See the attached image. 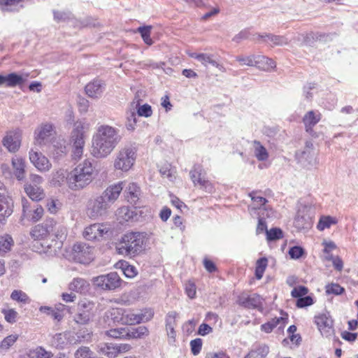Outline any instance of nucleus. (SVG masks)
<instances>
[{
	"label": "nucleus",
	"instance_id": "48",
	"mask_svg": "<svg viewBox=\"0 0 358 358\" xmlns=\"http://www.w3.org/2000/svg\"><path fill=\"white\" fill-rule=\"evenodd\" d=\"M65 173L66 171L64 169H59L53 172L52 178L51 180V182L55 186H60L65 181Z\"/></svg>",
	"mask_w": 358,
	"mask_h": 358
},
{
	"label": "nucleus",
	"instance_id": "53",
	"mask_svg": "<svg viewBox=\"0 0 358 358\" xmlns=\"http://www.w3.org/2000/svg\"><path fill=\"white\" fill-rule=\"evenodd\" d=\"M259 217L258 221V224L257 227L256 232L257 234H262L263 232L268 231L266 222L264 220L265 217H266V213L262 212V213H259Z\"/></svg>",
	"mask_w": 358,
	"mask_h": 358
},
{
	"label": "nucleus",
	"instance_id": "4",
	"mask_svg": "<svg viewBox=\"0 0 358 358\" xmlns=\"http://www.w3.org/2000/svg\"><path fill=\"white\" fill-rule=\"evenodd\" d=\"M89 129L90 124L86 122L79 120L73 124L71 136L72 160L77 161L83 156L85 138Z\"/></svg>",
	"mask_w": 358,
	"mask_h": 358
},
{
	"label": "nucleus",
	"instance_id": "1",
	"mask_svg": "<svg viewBox=\"0 0 358 358\" xmlns=\"http://www.w3.org/2000/svg\"><path fill=\"white\" fill-rule=\"evenodd\" d=\"M122 139L119 129L108 124H101L92 138L91 155L96 159L109 156Z\"/></svg>",
	"mask_w": 358,
	"mask_h": 358
},
{
	"label": "nucleus",
	"instance_id": "57",
	"mask_svg": "<svg viewBox=\"0 0 358 358\" xmlns=\"http://www.w3.org/2000/svg\"><path fill=\"white\" fill-rule=\"evenodd\" d=\"M266 236L269 241L278 240L282 237V231L280 229L273 228L266 231Z\"/></svg>",
	"mask_w": 358,
	"mask_h": 358
},
{
	"label": "nucleus",
	"instance_id": "26",
	"mask_svg": "<svg viewBox=\"0 0 358 358\" xmlns=\"http://www.w3.org/2000/svg\"><path fill=\"white\" fill-rule=\"evenodd\" d=\"M24 189L27 196L33 201H41L45 197L43 189L39 186L25 184Z\"/></svg>",
	"mask_w": 358,
	"mask_h": 358
},
{
	"label": "nucleus",
	"instance_id": "56",
	"mask_svg": "<svg viewBox=\"0 0 358 358\" xmlns=\"http://www.w3.org/2000/svg\"><path fill=\"white\" fill-rule=\"evenodd\" d=\"M76 358H94L93 352L87 347L80 348L75 353Z\"/></svg>",
	"mask_w": 358,
	"mask_h": 358
},
{
	"label": "nucleus",
	"instance_id": "18",
	"mask_svg": "<svg viewBox=\"0 0 358 358\" xmlns=\"http://www.w3.org/2000/svg\"><path fill=\"white\" fill-rule=\"evenodd\" d=\"M11 165L12 176H14L19 181L23 180L26 175L25 160L20 156H15L11 159Z\"/></svg>",
	"mask_w": 358,
	"mask_h": 358
},
{
	"label": "nucleus",
	"instance_id": "30",
	"mask_svg": "<svg viewBox=\"0 0 358 358\" xmlns=\"http://www.w3.org/2000/svg\"><path fill=\"white\" fill-rule=\"evenodd\" d=\"M24 0H0V10L2 11H18L23 7Z\"/></svg>",
	"mask_w": 358,
	"mask_h": 358
},
{
	"label": "nucleus",
	"instance_id": "20",
	"mask_svg": "<svg viewBox=\"0 0 358 358\" xmlns=\"http://www.w3.org/2000/svg\"><path fill=\"white\" fill-rule=\"evenodd\" d=\"M13 211V201L7 195L1 196L0 199V224H5L7 218Z\"/></svg>",
	"mask_w": 358,
	"mask_h": 358
},
{
	"label": "nucleus",
	"instance_id": "16",
	"mask_svg": "<svg viewBox=\"0 0 358 358\" xmlns=\"http://www.w3.org/2000/svg\"><path fill=\"white\" fill-rule=\"evenodd\" d=\"M108 231V227L103 224L95 223L87 227L83 232L84 237L92 241L102 237Z\"/></svg>",
	"mask_w": 358,
	"mask_h": 358
},
{
	"label": "nucleus",
	"instance_id": "7",
	"mask_svg": "<svg viewBox=\"0 0 358 358\" xmlns=\"http://www.w3.org/2000/svg\"><path fill=\"white\" fill-rule=\"evenodd\" d=\"M314 207L312 205H301L294 219V227L299 229H307L312 227Z\"/></svg>",
	"mask_w": 358,
	"mask_h": 358
},
{
	"label": "nucleus",
	"instance_id": "46",
	"mask_svg": "<svg viewBox=\"0 0 358 358\" xmlns=\"http://www.w3.org/2000/svg\"><path fill=\"white\" fill-rule=\"evenodd\" d=\"M237 62L241 65H246L249 66H257V55H251L248 56L239 55L236 57Z\"/></svg>",
	"mask_w": 358,
	"mask_h": 358
},
{
	"label": "nucleus",
	"instance_id": "54",
	"mask_svg": "<svg viewBox=\"0 0 358 358\" xmlns=\"http://www.w3.org/2000/svg\"><path fill=\"white\" fill-rule=\"evenodd\" d=\"M54 310L53 319L58 322L61 321L64 317L65 306L62 303H58L55 305Z\"/></svg>",
	"mask_w": 358,
	"mask_h": 358
},
{
	"label": "nucleus",
	"instance_id": "17",
	"mask_svg": "<svg viewBox=\"0 0 358 358\" xmlns=\"http://www.w3.org/2000/svg\"><path fill=\"white\" fill-rule=\"evenodd\" d=\"M249 196L254 205L253 207L250 208V211L259 209V212L258 213H262V212L266 213V217H270L273 215L274 212L266 205L267 200L264 197L256 196V192H255L250 193Z\"/></svg>",
	"mask_w": 358,
	"mask_h": 358
},
{
	"label": "nucleus",
	"instance_id": "37",
	"mask_svg": "<svg viewBox=\"0 0 358 358\" xmlns=\"http://www.w3.org/2000/svg\"><path fill=\"white\" fill-rule=\"evenodd\" d=\"M10 299L22 305L28 304L31 302L29 296L23 291L15 289L10 294Z\"/></svg>",
	"mask_w": 358,
	"mask_h": 358
},
{
	"label": "nucleus",
	"instance_id": "63",
	"mask_svg": "<svg viewBox=\"0 0 358 358\" xmlns=\"http://www.w3.org/2000/svg\"><path fill=\"white\" fill-rule=\"evenodd\" d=\"M304 253V250L301 247L294 246L289 249V255L292 259H299Z\"/></svg>",
	"mask_w": 358,
	"mask_h": 358
},
{
	"label": "nucleus",
	"instance_id": "6",
	"mask_svg": "<svg viewBox=\"0 0 358 358\" xmlns=\"http://www.w3.org/2000/svg\"><path fill=\"white\" fill-rule=\"evenodd\" d=\"M109 208L108 202L99 195L89 199L86 213L90 218L96 220L106 216Z\"/></svg>",
	"mask_w": 358,
	"mask_h": 358
},
{
	"label": "nucleus",
	"instance_id": "9",
	"mask_svg": "<svg viewBox=\"0 0 358 358\" xmlns=\"http://www.w3.org/2000/svg\"><path fill=\"white\" fill-rule=\"evenodd\" d=\"M71 257L80 264H88L94 259L93 248L84 243H77L72 248Z\"/></svg>",
	"mask_w": 358,
	"mask_h": 358
},
{
	"label": "nucleus",
	"instance_id": "40",
	"mask_svg": "<svg viewBox=\"0 0 358 358\" xmlns=\"http://www.w3.org/2000/svg\"><path fill=\"white\" fill-rule=\"evenodd\" d=\"M13 244V240L10 235L0 236V255L10 250Z\"/></svg>",
	"mask_w": 358,
	"mask_h": 358
},
{
	"label": "nucleus",
	"instance_id": "43",
	"mask_svg": "<svg viewBox=\"0 0 358 358\" xmlns=\"http://www.w3.org/2000/svg\"><path fill=\"white\" fill-rule=\"evenodd\" d=\"M268 353V347L264 345L251 350L245 358H264Z\"/></svg>",
	"mask_w": 358,
	"mask_h": 358
},
{
	"label": "nucleus",
	"instance_id": "10",
	"mask_svg": "<svg viewBox=\"0 0 358 358\" xmlns=\"http://www.w3.org/2000/svg\"><path fill=\"white\" fill-rule=\"evenodd\" d=\"M53 126L49 123L41 124L34 132V143L36 145H45L55 138Z\"/></svg>",
	"mask_w": 358,
	"mask_h": 358
},
{
	"label": "nucleus",
	"instance_id": "19",
	"mask_svg": "<svg viewBox=\"0 0 358 358\" xmlns=\"http://www.w3.org/2000/svg\"><path fill=\"white\" fill-rule=\"evenodd\" d=\"M288 321V315L287 313L281 312V315L278 317H275L268 321V322L261 325V330L270 333L275 327H278L279 329H283Z\"/></svg>",
	"mask_w": 358,
	"mask_h": 358
},
{
	"label": "nucleus",
	"instance_id": "29",
	"mask_svg": "<svg viewBox=\"0 0 358 358\" xmlns=\"http://www.w3.org/2000/svg\"><path fill=\"white\" fill-rule=\"evenodd\" d=\"M51 143L52 145V152L55 158H58L66 153V146L64 138H62L60 136L55 137Z\"/></svg>",
	"mask_w": 358,
	"mask_h": 358
},
{
	"label": "nucleus",
	"instance_id": "31",
	"mask_svg": "<svg viewBox=\"0 0 358 358\" xmlns=\"http://www.w3.org/2000/svg\"><path fill=\"white\" fill-rule=\"evenodd\" d=\"M187 54L190 57L196 59L206 67L208 66V64H210L212 66L215 65V59H214L213 55L206 53H197L194 52H189Z\"/></svg>",
	"mask_w": 358,
	"mask_h": 358
},
{
	"label": "nucleus",
	"instance_id": "51",
	"mask_svg": "<svg viewBox=\"0 0 358 358\" xmlns=\"http://www.w3.org/2000/svg\"><path fill=\"white\" fill-rule=\"evenodd\" d=\"M243 303L249 308H258L261 305V297L257 294L250 295L245 299V301H243Z\"/></svg>",
	"mask_w": 358,
	"mask_h": 358
},
{
	"label": "nucleus",
	"instance_id": "49",
	"mask_svg": "<svg viewBox=\"0 0 358 358\" xmlns=\"http://www.w3.org/2000/svg\"><path fill=\"white\" fill-rule=\"evenodd\" d=\"M151 26H143L138 28L137 31L141 34L143 41L150 45L152 44V40L150 38Z\"/></svg>",
	"mask_w": 358,
	"mask_h": 358
},
{
	"label": "nucleus",
	"instance_id": "25",
	"mask_svg": "<svg viewBox=\"0 0 358 358\" xmlns=\"http://www.w3.org/2000/svg\"><path fill=\"white\" fill-rule=\"evenodd\" d=\"M78 307L85 308V310H83L81 313H79L75 317V321L78 324H85L90 320L91 317L90 310L92 308V304L90 302L81 301L78 303Z\"/></svg>",
	"mask_w": 358,
	"mask_h": 358
},
{
	"label": "nucleus",
	"instance_id": "50",
	"mask_svg": "<svg viewBox=\"0 0 358 358\" xmlns=\"http://www.w3.org/2000/svg\"><path fill=\"white\" fill-rule=\"evenodd\" d=\"M128 328H116L107 331L106 334L108 336L115 338H122L128 337Z\"/></svg>",
	"mask_w": 358,
	"mask_h": 358
},
{
	"label": "nucleus",
	"instance_id": "35",
	"mask_svg": "<svg viewBox=\"0 0 358 358\" xmlns=\"http://www.w3.org/2000/svg\"><path fill=\"white\" fill-rule=\"evenodd\" d=\"M257 66L264 71H269L275 67V62L263 55H257Z\"/></svg>",
	"mask_w": 358,
	"mask_h": 358
},
{
	"label": "nucleus",
	"instance_id": "12",
	"mask_svg": "<svg viewBox=\"0 0 358 358\" xmlns=\"http://www.w3.org/2000/svg\"><path fill=\"white\" fill-rule=\"evenodd\" d=\"M22 132L20 130L10 131L6 133L2 140L3 145L10 152H16L20 148Z\"/></svg>",
	"mask_w": 358,
	"mask_h": 358
},
{
	"label": "nucleus",
	"instance_id": "5",
	"mask_svg": "<svg viewBox=\"0 0 358 358\" xmlns=\"http://www.w3.org/2000/svg\"><path fill=\"white\" fill-rule=\"evenodd\" d=\"M137 157V150L132 145L121 148L115 155L113 167L122 172L129 171L134 165Z\"/></svg>",
	"mask_w": 358,
	"mask_h": 358
},
{
	"label": "nucleus",
	"instance_id": "38",
	"mask_svg": "<svg viewBox=\"0 0 358 358\" xmlns=\"http://www.w3.org/2000/svg\"><path fill=\"white\" fill-rule=\"evenodd\" d=\"M125 192L127 194L128 201L130 203H135L138 199L140 190L136 183L130 182L126 187Z\"/></svg>",
	"mask_w": 358,
	"mask_h": 358
},
{
	"label": "nucleus",
	"instance_id": "27",
	"mask_svg": "<svg viewBox=\"0 0 358 358\" xmlns=\"http://www.w3.org/2000/svg\"><path fill=\"white\" fill-rule=\"evenodd\" d=\"M122 315V320L124 322L130 325L138 324L144 321H148L152 317V313L151 311H150L148 317L143 314H136L132 312H127Z\"/></svg>",
	"mask_w": 358,
	"mask_h": 358
},
{
	"label": "nucleus",
	"instance_id": "45",
	"mask_svg": "<svg viewBox=\"0 0 358 358\" xmlns=\"http://www.w3.org/2000/svg\"><path fill=\"white\" fill-rule=\"evenodd\" d=\"M148 331L145 327L141 326L136 328L128 329V338H140L143 336L148 335Z\"/></svg>",
	"mask_w": 358,
	"mask_h": 358
},
{
	"label": "nucleus",
	"instance_id": "60",
	"mask_svg": "<svg viewBox=\"0 0 358 358\" xmlns=\"http://www.w3.org/2000/svg\"><path fill=\"white\" fill-rule=\"evenodd\" d=\"M62 203L59 200H51L47 204L48 209L50 213H56L61 209Z\"/></svg>",
	"mask_w": 358,
	"mask_h": 358
},
{
	"label": "nucleus",
	"instance_id": "33",
	"mask_svg": "<svg viewBox=\"0 0 358 358\" xmlns=\"http://www.w3.org/2000/svg\"><path fill=\"white\" fill-rule=\"evenodd\" d=\"M89 284L83 278H74L69 285V289L76 292V293L82 294L87 291Z\"/></svg>",
	"mask_w": 358,
	"mask_h": 358
},
{
	"label": "nucleus",
	"instance_id": "8",
	"mask_svg": "<svg viewBox=\"0 0 358 358\" xmlns=\"http://www.w3.org/2000/svg\"><path fill=\"white\" fill-rule=\"evenodd\" d=\"M92 282L103 290H114L121 286L122 280L116 272H110L93 278Z\"/></svg>",
	"mask_w": 358,
	"mask_h": 358
},
{
	"label": "nucleus",
	"instance_id": "42",
	"mask_svg": "<svg viewBox=\"0 0 358 358\" xmlns=\"http://www.w3.org/2000/svg\"><path fill=\"white\" fill-rule=\"evenodd\" d=\"M267 265L268 259L266 257H262L257 261L255 267V277L257 279H262Z\"/></svg>",
	"mask_w": 358,
	"mask_h": 358
},
{
	"label": "nucleus",
	"instance_id": "23",
	"mask_svg": "<svg viewBox=\"0 0 358 358\" xmlns=\"http://www.w3.org/2000/svg\"><path fill=\"white\" fill-rule=\"evenodd\" d=\"M53 221H47L45 223L36 225L31 231V236L35 240H41L46 238L52 229Z\"/></svg>",
	"mask_w": 358,
	"mask_h": 358
},
{
	"label": "nucleus",
	"instance_id": "34",
	"mask_svg": "<svg viewBox=\"0 0 358 358\" xmlns=\"http://www.w3.org/2000/svg\"><path fill=\"white\" fill-rule=\"evenodd\" d=\"M22 82V77L15 73L3 76V85H6L7 87H13L21 84Z\"/></svg>",
	"mask_w": 358,
	"mask_h": 358
},
{
	"label": "nucleus",
	"instance_id": "58",
	"mask_svg": "<svg viewBox=\"0 0 358 358\" xmlns=\"http://www.w3.org/2000/svg\"><path fill=\"white\" fill-rule=\"evenodd\" d=\"M190 347L192 353L194 355H197L200 353L202 348V340L201 338H196L190 341Z\"/></svg>",
	"mask_w": 358,
	"mask_h": 358
},
{
	"label": "nucleus",
	"instance_id": "22",
	"mask_svg": "<svg viewBox=\"0 0 358 358\" xmlns=\"http://www.w3.org/2000/svg\"><path fill=\"white\" fill-rule=\"evenodd\" d=\"M27 203L28 201L27 199H22L23 217L34 222L38 221L43 215V208L42 206L36 205L34 207V209L31 210L27 205Z\"/></svg>",
	"mask_w": 358,
	"mask_h": 358
},
{
	"label": "nucleus",
	"instance_id": "64",
	"mask_svg": "<svg viewBox=\"0 0 358 358\" xmlns=\"http://www.w3.org/2000/svg\"><path fill=\"white\" fill-rule=\"evenodd\" d=\"M33 354L35 358H50L52 357L51 352L46 351L43 348H37L34 350Z\"/></svg>",
	"mask_w": 358,
	"mask_h": 358
},
{
	"label": "nucleus",
	"instance_id": "13",
	"mask_svg": "<svg viewBox=\"0 0 358 358\" xmlns=\"http://www.w3.org/2000/svg\"><path fill=\"white\" fill-rule=\"evenodd\" d=\"M315 321L322 336L329 337L334 334L333 320L328 313L316 316Z\"/></svg>",
	"mask_w": 358,
	"mask_h": 358
},
{
	"label": "nucleus",
	"instance_id": "15",
	"mask_svg": "<svg viewBox=\"0 0 358 358\" xmlns=\"http://www.w3.org/2000/svg\"><path fill=\"white\" fill-rule=\"evenodd\" d=\"M189 175L195 185H199L208 192H211L213 190L212 184L208 180H205L203 176L201 166H194L193 169L190 171Z\"/></svg>",
	"mask_w": 358,
	"mask_h": 358
},
{
	"label": "nucleus",
	"instance_id": "41",
	"mask_svg": "<svg viewBox=\"0 0 358 358\" xmlns=\"http://www.w3.org/2000/svg\"><path fill=\"white\" fill-rule=\"evenodd\" d=\"M67 341V334L65 332L55 334L52 339V345L57 348L64 349Z\"/></svg>",
	"mask_w": 358,
	"mask_h": 358
},
{
	"label": "nucleus",
	"instance_id": "32",
	"mask_svg": "<svg viewBox=\"0 0 358 358\" xmlns=\"http://www.w3.org/2000/svg\"><path fill=\"white\" fill-rule=\"evenodd\" d=\"M254 155L259 161H266L268 159V152L266 148L259 141L252 142Z\"/></svg>",
	"mask_w": 358,
	"mask_h": 358
},
{
	"label": "nucleus",
	"instance_id": "59",
	"mask_svg": "<svg viewBox=\"0 0 358 358\" xmlns=\"http://www.w3.org/2000/svg\"><path fill=\"white\" fill-rule=\"evenodd\" d=\"M308 289L307 287L304 286H299L294 287L292 289L291 294L293 297L299 299L303 296H306L308 294Z\"/></svg>",
	"mask_w": 358,
	"mask_h": 358
},
{
	"label": "nucleus",
	"instance_id": "47",
	"mask_svg": "<svg viewBox=\"0 0 358 358\" xmlns=\"http://www.w3.org/2000/svg\"><path fill=\"white\" fill-rule=\"evenodd\" d=\"M1 313L7 322L13 324L17 321L18 313L14 308H3Z\"/></svg>",
	"mask_w": 358,
	"mask_h": 358
},
{
	"label": "nucleus",
	"instance_id": "14",
	"mask_svg": "<svg viewBox=\"0 0 358 358\" xmlns=\"http://www.w3.org/2000/svg\"><path fill=\"white\" fill-rule=\"evenodd\" d=\"M124 181H120L114 185L108 187L101 194L106 202H108V205L110 206L119 197L121 192L122 191L124 185Z\"/></svg>",
	"mask_w": 358,
	"mask_h": 358
},
{
	"label": "nucleus",
	"instance_id": "61",
	"mask_svg": "<svg viewBox=\"0 0 358 358\" xmlns=\"http://www.w3.org/2000/svg\"><path fill=\"white\" fill-rule=\"evenodd\" d=\"M313 303V299L310 296H303L296 301V306L298 308H304L311 306Z\"/></svg>",
	"mask_w": 358,
	"mask_h": 358
},
{
	"label": "nucleus",
	"instance_id": "3",
	"mask_svg": "<svg viewBox=\"0 0 358 358\" xmlns=\"http://www.w3.org/2000/svg\"><path fill=\"white\" fill-rule=\"evenodd\" d=\"M145 235L140 232H130L124 234L116 249L118 254L134 257L143 250Z\"/></svg>",
	"mask_w": 358,
	"mask_h": 358
},
{
	"label": "nucleus",
	"instance_id": "11",
	"mask_svg": "<svg viewBox=\"0 0 358 358\" xmlns=\"http://www.w3.org/2000/svg\"><path fill=\"white\" fill-rule=\"evenodd\" d=\"M29 159L34 167L40 172H48L52 168L50 160L42 152L31 149Z\"/></svg>",
	"mask_w": 358,
	"mask_h": 358
},
{
	"label": "nucleus",
	"instance_id": "39",
	"mask_svg": "<svg viewBox=\"0 0 358 358\" xmlns=\"http://www.w3.org/2000/svg\"><path fill=\"white\" fill-rule=\"evenodd\" d=\"M265 41H270L274 45H285L288 44V39L283 36H275L272 34H266L265 36H260Z\"/></svg>",
	"mask_w": 358,
	"mask_h": 358
},
{
	"label": "nucleus",
	"instance_id": "2",
	"mask_svg": "<svg viewBox=\"0 0 358 358\" xmlns=\"http://www.w3.org/2000/svg\"><path fill=\"white\" fill-rule=\"evenodd\" d=\"M95 168L90 159H86L78 164L71 172L69 188L80 190L88 185L93 180Z\"/></svg>",
	"mask_w": 358,
	"mask_h": 358
},
{
	"label": "nucleus",
	"instance_id": "62",
	"mask_svg": "<svg viewBox=\"0 0 358 358\" xmlns=\"http://www.w3.org/2000/svg\"><path fill=\"white\" fill-rule=\"evenodd\" d=\"M152 114L151 106L148 104H144L140 106L137 110V115L143 117H150Z\"/></svg>",
	"mask_w": 358,
	"mask_h": 358
},
{
	"label": "nucleus",
	"instance_id": "44",
	"mask_svg": "<svg viewBox=\"0 0 358 358\" xmlns=\"http://www.w3.org/2000/svg\"><path fill=\"white\" fill-rule=\"evenodd\" d=\"M18 339V335L11 334L6 336L0 343V351H7Z\"/></svg>",
	"mask_w": 358,
	"mask_h": 358
},
{
	"label": "nucleus",
	"instance_id": "28",
	"mask_svg": "<svg viewBox=\"0 0 358 358\" xmlns=\"http://www.w3.org/2000/svg\"><path fill=\"white\" fill-rule=\"evenodd\" d=\"M96 351L99 354L103 355V356H106L108 358L117 357L116 343H100L96 347Z\"/></svg>",
	"mask_w": 358,
	"mask_h": 358
},
{
	"label": "nucleus",
	"instance_id": "52",
	"mask_svg": "<svg viewBox=\"0 0 358 358\" xmlns=\"http://www.w3.org/2000/svg\"><path fill=\"white\" fill-rule=\"evenodd\" d=\"M137 122V115L134 111H131L127 114L126 128L128 131H134L136 129Z\"/></svg>",
	"mask_w": 358,
	"mask_h": 358
},
{
	"label": "nucleus",
	"instance_id": "21",
	"mask_svg": "<svg viewBox=\"0 0 358 358\" xmlns=\"http://www.w3.org/2000/svg\"><path fill=\"white\" fill-rule=\"evenodd\" d=\"M105 89V85L101 80H94L85 86L87 95L92 99H99Z\"/></svg>",
	"mask_w": 358,
	"mask_h": 358
},
{
	"label": "nucleus",
	"instance_id": "24",
	"mask_svg": "<svg viewBox=\"0 0 358 358\" xmlns=\"http://www.w3.org/2000/svg\"><path fill=\"white\" fill-rule=\"evenodd\" d=\"M322 115L317 110H310L307 112L303 117V122L305 126L306 131L308 133L313 132V128L321 120Z\"/></svg>",
	"mask_w": 358,
	"mask_h": 358
},
{
	"label": "nucleus",
	"instance_id": "36",
	"mask_svg": "<svg viewBox=\"0 0 358 358\" xmlns=\"http://www.w3.org/2000/svg\"><path fill=\"white\" fill-rule=\"evenodd\" d=\"M338 220L336 217L329 215H322L320 217L317 225V229L319 231H324L325 229H329L331 225L336 224Z\"/></svg>",
	"mask_w": 358,
	"mask_h": 358
},
{
	"label": "nucleus",
	"instance_id": "55",
	"mask_svg": "<svg viewBox=\"0 0 358 358\" xmlns=\"http://www.w3.org/2000/svg\"><path fill=\"white\" fill-rule=\"evenodd\" d=\"M344 292V288L336 283H331L326 286V292L328 294L338 295Z\"/></svg>",
	"mask_w": 358,
	"mask_h": 358
}]
</instances>
